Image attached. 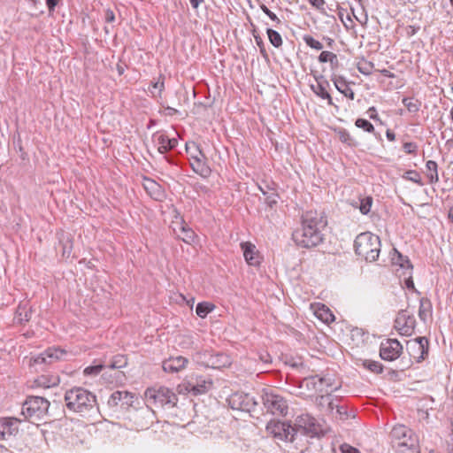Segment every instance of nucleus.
Returning a JSON list of instances; mask_svg holds the SVG:
<instances>
[{"label": "nucleus", "instance_id": "obj_55", "mask_svg": "<svg viewBox=\"0 0 453 453\" xmlns=\"http://www.w3.org/2000/svg\"><path fill=\"white\" fill-rule=\"evenodd\" d=\"M255 41L257 44V46L260 48V51L262 54H265V50L264 48V42L260 36H255Z\"/></svg>", "mask_w": 453, "mask_h": 453}, {"label": "nucleus", "instance_id": "obj_2", "mask_svg": "<svg viewBox=\"0 0 453 453\" xmlns=\"http://www.w3.org/2000/svg\"><path fill=\"white\" fill-rule=\"evenodd\" d=\"M144 396L147 406L138 411L134 418L135 423L142 429L148 427L155 418V412L149 405L154 404L161 407L167 406L173 408L178 402L177 395L172 389L164 386L147 388Z\"/></svg>", "mask_w": 453, "mask_h": 453}, {"label": "nucleus", "instance_id": "obj_26", "mask_svg": "<svg viewBox=\"0 0 453 453\" xmlns=\"http://www.w3.org/2000/svg\"><path fill=\"white\" fill-rule=\"evenodd\" d=\"M190 166L193 171L203 178L210 176L211 170L206 163V157L198 158L195 157V160L191 161Z\"/></svg>", "mask_w": 453, "mask_h": 453}, {"label": "nucleus", "instance_id": "obj_28", "mask_svg": "<svg viewBox=\"0 0 453 453\" xmlns=\"http://www.w3.org/2000/svg\"><path fill=\"white\" fill-rule=\"evenodd\" d=\"M426 167L427 171L430 172V173L427 174L429 182L431 184L437 183L439 181L437 163L434 160H428L426 164Z\"/></svg>", "mask_w": 453, "mask_h": 453}, {"label": "nucleus", "instance_id": "obj_13", "mask_svg": "<svg viewBox=\"0 0 453 453\" xmlns=\"http://www.w3.org/2000/svg\"><path fill=\"white\" fill-rule=\"evenodd\" d=\"M411 355L418 363L426 359L428 355V340L426 337H416L408 342Z\"/></svg>", "mask_w": 453, "mask_h": 453}, {"label": "nucleus", "instance_id": "obj_58", "mask_svg": "<svg viewBox=\"0 0 453 453\" xmlns=\"http://www.w3.org/2000/svg\"><path fill=\"white\" fill-rule=\"evenodd\" d=\"M405 285H406L407 288H409V289H415L414 282H413V280H412L411 276H409L405 280Z\"/></svg>", "mask_w": 453, "mask_h": 453}, {"label": "nucleus", "instance_id": "obj_40", "mask_svg": "<svg viewBox=\"0 0 453 453\" xmlns=\"http://www.w3.org/2000/svg\"><path fill=\"white\" fill-rule=\"evenodd\" d=\"M372 198L371 196H366L360 200L359 202V210L362 214H367L372 207Z\"/></svg>", "mask_w": 453, "mask_h": 453}, {"label": "nucleus", "instance_id": "obj_47", "mask_svg": "<svg viewBox=\"0 0 453 453\" xmlns=\"http://www.w3.org/2000/svg\"><path fill=\"white\" fill-rule=\"evenodd\" d=\"M418 145L415 142H408L403 143V150L407 154H416Z\"/></svg>", "mask_w": 453, "mask_h": 453}, {"label": "nucleus", "instance_id": "obj_12", "mask_svg": "<svg viewBox=\"0 0 453 453\" xmlns=\"http://www.w3.org/2000/svg\"><path fill=\"white\" fill-rule=\"evenodd\" d=\"M403 346L395 339H388L380 343V356L383 360L393 361L401 355Z\"/></svg>", "mask_w": 453, "mask_h": 453}, {"label": "nucleus", "instance_id": "obj_5", "mask_svg": "<svg viewBox=\"0 0 453 453\" xmlns=\"http://www.w3.org/2000/svg\"><path fill=\"white\" fill-rule=\"evenodd\" d=\"M50 407V402L41 396H29L22 405V414L35 423L44 418Z\"/></svg>", "mask_w": 453, "mask_h": 453}, {"label": "nucleus", "instance_id": "obj_50", "mask_svg": "<svg viewBox=\"0 0 453 453\" xmlns=\"http://www.w3.org/2000/svg\"><path fill=\"white\" fill-rule=\"evenodd\" d=\"M367 114L371 119L380 121V123H382L374 106H372L367 110Z\"/></svg>", "mask_w": 453, "mask_h": 453}, {"label": "nucleus", "instance_id": "obj_45", "mask_svg": "<svg viewBox=\"0 0 453 453\" xmlns=\"http://www.w3.org/2000/svg\"><path fill=\"white\" fill-rule=\"evenodd\" d=\"M397 261L396 263L403 268L412 269V265H411L410 260L407 257H403L401 253L397 252Z\"/></svg>", "mask_w": 453, "mask_h": 453}, {"label": "nucleus", "instance_id": "obj_10", "mask_svg": "<svg viewBox=\"0 0 453 453\" xmlns=\"http://www.w3.org/2000/svg\"><path fill=\"white\" fill-rule=\"evenodd\" d=\"M198 361L206 367L220 369L231 365V358L228 355L221 352L204 351L198 354Z\"/></svg>", "mask_w": 453, "mask_h": 453}, {"label": "nucleus", "instance_id": "obj_35", "mask_svg": "<svg viewBox=\"0 0 453 453\" xmlns=\"http://www.w3.org/2000/svg\"><path fill=\"white\" fill-rule=\"evenodd\" d=\"M402 103L410 112L415 113L419 111L420 103L418 102V100L410 97H404Z\"/></svg>", "mask_w": 453, "mask_h": 453}, {"label": "nucleus", "instance_id": "obj_52", "mask_svg": "<svg viewBox=\"0 0 453 453\" xmlns=\"http://www.w3.org/2000/svg\"><path fill=\"white\" fill-rule=\"evenodd\" d=\"M152 88L158 90V96H161L162 91L165 88L164 80L152 82Z\"/></svg>", "mask_w": 453, "mask_h": 453}, {"label": "nucleus", "instance_id": "obj_53", "mask_svg": "<svg viewBox=\"0 0 453 453\" xmlns=\"http://www.w3.org/2000/svg\"><path fill=\"white\" fill-rule=\"evenodd\" d=\"M184 236L182 237V240L186 242H189L194 237V232L190 229L187 230L184 227L182 228Z\"/></svg>", "mask_w": 453, "mask_h": 453}, {"label": "nucleus", "instance_id": "obj_57", "mask_svg": "<svg viewBox=\"0 0 453 453\" xmlns=\"http://www.w3.org/2000/svg\"><path fill=\"white\" fill-rule=\"evenodd\" d=\"M46 4L50 11H53L58 4V0H46Z\"/></svg>", "mask_w": 453, "mask_h": 453}, {"label": "nucleus", "instance_id": "obj_48", "mask_svg": "<svg viewBox=\"0 0 453 453\" xmlns=\"http://www.w3.org/2000/svg\"><path fill=\"white\" fill-rule=\"evenodd\" d=\"M260 8L263 11V12L266 14L273 21L280 23V19L273 12H271L265 4H261Z\"/></svg>", "mask_w": 453, "mask_h": 453}, {"label": "nucleus", "instance_id": "obj_41", "mask_svg": "<svg viewBox=\"0 0 453 453\" xmlns=\"http://www.w3.org/2000/svg\"><path fill=\"white\" fill-rule=\"evenodd\" d=\"M303 42L311 48L320 50L323 49V44L318 41L315 40L312 36L309 35H305L303 37Z\"/></svg>", "mask_w": 453, "mask_h": 453}, {"label": "nucleus", "instance_id": "obj_61", "mask_svg": "<svg viewBox=\"0 0 453 453\" xmlns=\"http://www.w3.org/2000/svg\"><path fill=\"white\" fill-rule=\"evenodd\" d=\"M309 1L312 5L317 6V7L324 4V0H309Z\"/></svg>", "mask_w": 453, "mask_h": 453}, {"label": "nucleus", "instance_id": "obj_15", "mask_svg": "<svg viewBox=\"0 0 453 453\" xmlns=\"http://www.w3.org/2000/svg\"><path fill=\"white\" fill-rule=\"evenodd\" d=\"M414 325V318L409 315L406 311L402 310L398 312L395 320V327L402 335H411L413 332Z\"/></svg>", "mask_w": 453, "mask_h": 453}, {"label": "nucleus", "instance_id": "obj_19", "mask_svg": "<svg viewBox=\"0 0 453 453\" xmlns=\"http://www.w3.org/2000/svg\"><path fill=\"white\" fill-rule=\"evenodd\" d=\"M152 140L155 146L157 147L158 152L161 154L173 150L178 145V140L176 138H169L165 134L157 133L153 135Z\"/></svg>", "mask_w": 453, "mask_h": 453}, {"label": "nucleus", "instance_id": "obj_38", "mask_svg": "<svg viewBox=\"0 0 453 453\" xmlns=\"http://www.w3.org/2000/svg\"><path fill=\"white\" fill-rule=\"evenodd\" d=\"M403 178L405 180H408L410 181H412L416 184H418L420 186L423 185L420 174L415 170H409V171L405 172Z\"/></svg>", "mask_w": 453, "mask_h": 453}, {"label": "nucleus", "instance_id": "obj_17", "mask_svg": "<svg viewBox=\"0 0 453 453\" xmlns=\"http://www.w3.org/2000/svg\"><path fill=\"white\" fill-rule=\"evenodd\" d=\"M19 420L15 418H0V439L7 440L19 433Z\"/></svg>", "mask_w": 453, "mask_h": 453}, {"label": "nucleus", "instance_id": "obj_54", "mask_svg": "<svg viewBox=\"0 0 453 453\" xmlns=\"http://www.w3.org/2000/svg\"><path fill=\"white\" fill-rule=\"evenodd\" d=\"M341 449L342 453H359L357 449L348 444L342 445Z\"/></svg>", "mask_w": 453, "mask_h": 453}, {"label": "nucleus", "instance_id": "obj_11", "mask_svg": "<svg viewBox=\"0 0 453 453\" xmlns=\"http://www.w3.org/2000/svg\"><path fill=\"white\" fill-rule=\"evenodd\" d=\"M68 352L59 347H50L40 355L33 357L35 365L52 364L54 362L65 359Z\"/></svg>", "mask_w": 453, "mask_h": 453}, {"label": "nucleus", "instance_id": "obj_7", "mask_svg": "<svg viewBox=\"0 0 453 453\" xmlns=\"http://www.w3.org/2000/svg\"><path fill=\"white\" fill-rule=\"evenodd\" d=\"M266 431L275 439L283 441H295L296 438V429L288 422L272 420L266 425Z\"/></svg>", "mask_w": 453, "mask_h": 453}, {"label": "nucleus", "instance_id": "obj_3", "mask_svg": "<svg viewBox=\"0 0 453 453\" xmlns=\"http://www.w3.org/2000/svg\"><path fill=\"white\" fill-rule=\"evenodd\" d=\"M67 409L81 416L91 415L98 411L96 396L88 389L75 387L65 394Z\"/></svg>", "mask_w": 453, "mask_h": 453}, {"label": "nucleus", "instance_id": "obj_24", "mask_svg": "<svg viewBox=\"0 0 453 453\" xmlns=\"http://www.w3.org/2000/svg\"><path fill=\"white\" fill-rule=\"evenodd\" d=\"M331 81H333L335 88L342 94H343L346 97L353 100L355 96L354 91L349 88V83L345 80L343 76L333 74L331 76Z\"/></svg>", "mask_w": 453, "mask_h": 453}, {"label": "nucleus", "instance_id": "obj_64", "mask_svg": "<svg viewBox=\"0 0 453 453\" xmlns=\"http://www.w3.org/2000/svg\"><path fill=\"white\" fill-rule=\"evenodd\" d=\"M381 73H382L385 76H387V77H389V78L394 77V74H393L392 73H390L388 70L383 69V70L381 71Z\"/></svg>", "mask_w": 453, "mask_h": 453}, {"label": "nucleus", "instance_id": "obj_22", "mask_svg": "<svg viewBox=\"0 0 453 453\" xmlns=\"http://www.w3.org/2000/svg\"><path fill=\"white\" fill-rule=\"evenodd\" d=\"M188 359L182 356L171 357L163 361L162 367L165 372H178L186 367Z\"/></svg>", "mask_w": 453, "mask_h": 453}, {"label": "nucleus", "instance_id": "obj_60", "mask_svg": "<svg viewBox=\"0 0 453 453\" xmlns=\"http://www.w3.org/2000/svg\"><path fill=\"white\" fill-rule=\"evenodd\" d=\"M165 111H167V114L170 116H173V115L178 113V111L176 109L170 107V106H167L165 108Z\"/></svg>", "mask_w": 453, "mask_h": 453}, {"label": "nucleus", "instance_id": "obj_46", "mask_svg": "<svg viewBox=\"0 0 453 453\" xmlns=\"http://www.w3.org/2000/svg\"><path fill=\"white\" fill-rule=\"evenodd\" d=\"M339 138L343 143H347L349 145L352 144V137L347 130L343 129L339 131Z\"/></svg>", "mask_w": 453, "mask_h": 453}, {"label": "nucleus", "instance_id": "obj_51", "mask_svg": "<svg viewBox=\"0 0 453 453\" xmlns=\"http://www.w3.org/2000/svg\"><path fill=\"white\" fill-rule=\"evenodd\" d=\"M104 20L107 23H111L115 20V14L112 10H111V9L105 10Z\"/></svg>", "mask_w": 453, "mask_h": 453}, {"label": "nucleus", "instance_id": "obj_63", "mask_svg": "<svg viewBox=\"0 0 453 453\" xmlns=\"http://www.w3.org/2000/svg\"><path fill=\"white\" fill-rule=\"evenodd\" d=\"M202 0H189L190 2V4L192 5L193 8H197L200 4Z\"/></svg>", "mask_w": 453, "mask_h": 453}, {"label": "nucleus", "instance_id": "obj_30", "mask_svg": "<svg viewBox=\"0 0 453 453\" xmlns=\"http://www.w3.org/2000/svg\"><path fill=\"white\" fill-rule=\"evenodd\" d=\"M186 150L189 155V161L195 160V157L198 158L204 157V154L200 150L199 146L196 142L186 143Z\"/></svg>", "mask_w": 453, "mask_h": 453}, {"label": "nucleus", "instance_id": "obj_31", "mask_svg": "<svg viewBox=\"0 0 453 453\" xmlns=\"http://www.w3.org/2000/svg\"><path fill=\"white\" fill-rule=\"evenodd\" d=\"M319 61L320 63H326L329 62L332 65V68H334L338 65V58L336 54L331 52V51H322L320 55L319 56Z\"/></svg>", "mask_w": 453, "mask_h": 453}, {"label": "nucleus", "instance_id": "obj_44", "mask_svg": "<svg viewBox=\"0 0 453 453\" xmlns=\"http://www.w3.org/2000/svg\"><path fill=\"white\" fill-rule=\"evenodd\" d=\"M427 309L425 307V302L423 299L420 300V306L418 311V317L422 321H426L429 312L430 303L427 302Z\"/></svg>", "mask_w": 453, "mask_h": 453}, {"label": "nucleus", "instance_id": "obj_36", "mask_svg": "<svg viewBox=\"0 0 453 453\" xmlns=\"http://www.w3.org/2000/svg\"><path fill=\"white\" fill-rule=\"evenodd\" d=\"M316 380H318V379L315 376L305 378L301 381L300 388H306L308 391L317 392Z\"/></svg>", "mask_w": 453, "mask_h": 453}, {"label": "nucleus", "instance_id": "obj_49", "mask_svg": "<svg viewBox=\"0 0 453 453\" xmlns=\"http://www.w3.org/2000/svg\"><path fill=\"white\" fill-rule=\"evenodd\" d=\"M265 201L270 207H273L274 204L277 203L278 195L275 194L274 192L270 193L269 195L266 196Z\"/></svg>", "mask_w": 453, "mask_h": 453}, {"label": "nucleus", "instance_id": "obj_23", "mask_svg": "<svg viewBox=\"0 0 453 453\" xmlns=\"http://www.w3.org/2000/svg\"><path fill=\"white\" fill-rule=\"evenodd\" d=\"M315 377L318 379V380H316L317 392L327 394L338 388V386H334V378L333 375H315Z\"/></svg>", "mask_w": 453, "mask_h": 453}, {"label": "nucleus", "instance_id": "obj_1", "mask_svg": "<svg viewBox=\"0 0 453 453\" xmlns=\"http://www.w3.org/2000/svg\"><path fill=\"white\" fill-rule=\"evenodd\" d=\"M326 226V220L322 213L306 211L302 217V226L294 231L292 237L297 246L313 248L324 240L322 229Z\"/></svg>", "mask_w": 453, "mask_h": 453}, {"label": "nucleus", "instance_id": "obj_43", "mask_svg": "<svg viewBox=\"0 0 453 453\" xmlns=\"http://www.w3.org/2000/svg\"><path fill=\"white\" fill-rule=\"evenodd\" d=\"M316 402L326 411V405H330V393L319 395L317 397Z\"/></svg>", "mask_w": 453, "mask_h": 453}, {"label": "nucleus", "instance_id": "obj_8", "mask_svg": "<svg viewBox=\"0 0 453 453\" xmlns=\"http://www.w3.org/2000/svg\"><path fill=\"white\" fill-rule=\"evenodd\" d=\"M228 403L232 409L247 412L254 411L257 406V401L255 396L244 392L232 394Z\"/></svg>", "mask_w": 453, "mask_h": 453}, {"label": "nucleus", "instance_id": "obj_4", "mask_svg": "<svg viewBox=\"0 0 453 453\" xmlns=\"http://www.w3.org/2000/svg\"><path fill=\"white\" fill-rule=\"evenodd\" d=\"M354 249L357 256L367 262L375 261L380 252V240L371 232L359 234L354 241Z\"/></svg>", "mask_w": 453, "mask_h": 453}, {"label": "nucleus", "instance_id": "obj_62", "mask_svg": "<svg viewBox=\"0 0 453 453\" xmlns=\"http://www.w3.org/2000/svg\"><path fill=\"white\" fill-rule=\"evenodd\" d=\"M31 316H30V313L28 311H25V314H24V317L20 318L19 319V321L20 322H23V321H29Z\"/></svg>", "mask_w": 453, "mask_h": 453}, {"label": "nucleus", "instance_id": "obj_32", "mask_svg": "<svg viewBox=\"0 0 453 453\" xmlns=\"http://www.w3.org/2000/svg\"><path fill=\"white\" fill-rule=\"evenodd\" d=\"M214 305L208 302H202L197 303L196 307V313L200 318L203 319L205 318L213 309Z\"/></svg>", "mask_w": 453, "mask_h": 453}, {"label": "nucleus", "instance_id": "obj_42", "mask_svg": "<svg viewBox=\"0 0 453 453\" xmlns=\"http://www.w3.org/2000/svg\"><path fill=\"white\" fill-rule=\"evenodd\" d=\"M357 69L362 74L369 75L372 72L373 64L369 61H363L358 63Z\"/></svg>", "mask_w": 453, "mask_h": 453}, {"label": "nucleus", "instance_id": "obj_16", "mask_svg": "<svg viewBox=\"0 0 453 453\" xmlns=\"http://www.w3.org/2000/svg\"><path fill=\"white\" fill-rule=\"evenodd\" d=\"M390 436L396 448L401 442L411 443V439L418 438L411 429L403 425L395 426L391 430Z\"/></svg>", "mask_w": 453, "mask_h": 453}, {"label": "nucleus", "instance_id": "obj_34", "mask_svg": "<svg viewBox=\"0 0 453 453\" xmlns=\"http://www.w3.org/2000/svg\"><path fill=\"white\" fill-rule=\"evenodd\" d=\"M267 35H268V39L270 41V42L275 47V48H279L282 45V38H281V35L275 30L272 29V28H268L267 31Z\"/></svg>", "mask_w": 453, "mask_h": 453}, {"label": "nucleus", "instance_id": "obj_25", "mask_svg": "<svg viewBox=\"0 0 453 453\" xmlns=\"http://www.w3.org/2000/svg\"><path fill=\"white\" fill-rule=\"evenodd\" d=\"M142 186L147 193L155 200H160L164 196L161 186L150 178H143Z\"/></svg>", "mask_w": 453, "mask_h": 453}, {"label": "nucleus", "instance_id": "obj_20", "mask_svg": "<svg viewBox=\"0 0 453 453\" xmlns=\"http://www.w3.org/2000/svg\"><path fill=\"white\" fill-rule=\"evenodd\" d=\"M133 399L134 395L131 393L117 390L110 395L107 404L111 409H115L119 403L126 406H131Z\"/></svg>", "mask_w": 453, "mask_h": 453}, {"label": "nucleus", "instance_id": "obj_59", "mask_svg": "<svg viewBox=\"0 0 453 453\" xmlns=\"http://www.w3.org/2000/svg\"><path fill=\"white\" fill-rule=\"evenodd\" d=\"M386 136H387V138H388L389 141H391V142H393V141H395V133H394V132H392L390 129H388V130L386 131Z\"/></svg>", "mask_w": 453, "mask_h": 453}, {"label": "nucleus", "instance_id": "obj_29", "mask_svg": "<svg viewBox=\"0 0 453 453\" xmlns=\"http://www.w3.org/2000/svg\"><path fill=\"white\" fill-rule=\"evenodd\" d=\"M355 125L357 127L361 128L367 133L373 134L376 138L381 139L380 135L379 134L375 133L373 125L371 122H369L367 119L359 118L355 121Z\"/></svg>", "mask_w": 453, "mask_h": 453}, {"label": "nucleus", "instance_id": "obj_21", "mask_svg": "<svg viewBox=\"0 0 453 453\" xmlns=\"http://www.w3.org/2000/svg\"><path fill=\"white\" fill-rule=\"evenodd\" d=\"M241 249L243 252V257L245 258V261L252 266L259 265L260 264V256L259 252L257 250V247L250 242H243L241 243Z\"/></svg>", "mask_w": 453, "mask_h": 453}, {"label": "nucleus", "instance_id": "obj_37", "mask_svg": "<svg viewBox=\"0 0 453 453\" xmlns=\"http://www.w3.org/2000/svg\"><path fill=\"white\" fill-rule=\"evenodd\" d=\"M105 367H106L105 364L98 363L96 365H92L87 366L84 369L83 373L87 376H96Z\"/></svg>", "mask_w": 453, "mask_h": 453}, {"label": "nucleus", "instance_id": "obj_39", "mask_svg": "<svg viewBox=\"0 0 453 453\" xmlns=\"http://www.w3.org/2000/svg\"><path fill=\"white\" fill-rule=\"evenodd\" d=\"M364 366L367 368L369 371L375 373H381L383 372V367L380 363L377 361L365 360L364 361Z\"/></svg>", "mask_w": 453, "mask_h": 453}, {"label": "nucleus", "instance_id": "obj_56", "mask_svg": "<svg viewBox=\"0 0 453 453\" xmlns=\"http://www.w3.org/2000/svg\"><path fill=\"white\" fill-rule=\"evenodd\" d=\"M337 404L334 403L333 396L330 395V405H326V412H332L334 408H336Z\"/></svg>", "mask_w": 453, "mask_h": 453}, {"label": "nucleus", "instance_id": "obj_18", "mask_svg": "<svg viewBox=\"0 0 453 453\" xmlns=\"http://www.w3.org/2000/svg\"><path fill=\"white\" fill-rule=\"evenodd\" d=\"M314 78L317 81V84L311 85V89L312 92L321 99L326 100L329 105H333V99L327 91V88H329L328 81L326 80L325 77L321 74L314 75Z\"/></svg>", "mask_w": 453, "mask_h": 453}, {"label": "nucleus", "instance_id": "obj_6", "mask_svg": "<svg viewBox=\"0 0 453 453\" xmlns=\"http://www.w3.org/2000/svg\"><path fill=\"white\" fill-rule=\"evenodd\" d=\"M264 408L267 412L275 416H287L288 403L273 389H264L261 395Z\"/></svg>", "mask_w": 453, "mask_h": 453}, {"label": "nucleus", "instance_id": "obj_33", "mask_svg": "<svg viewBox=\"0 0 453 453\" xmlns=\"http://www.w3.org/2000/svg\"><path fill=\"white\" fill-rule=\"evenodd\" d=\"M127 361L125 356L117 355L113 357V358L107 364H105L106 367L110 369H120L127 365Z\"/></svg>", "mask_w": 453, "mask_h": 453}, {"label": "nucleus", "instance_id": "obj_9", "mask_svg": "<svg viewBox=\"0 0 453 453\" xmlns=\"http://www.w3.org/2000/svg\"><path fill=\"white\" fill-rule=\"evenodd\" d=\"M296 434L302 431L304 434L311 437L318 436L322 429L320 425L317 422L316 418L308 413H303L296 417Z\"/></svg>", "mask_w": 453, "mask_h": 453}, {"label": "nucleus", "instance_id": "obj_14", "mask_svg": "<svg viewBox=\"0 0 453 453\" xmlns=\"http://www.w3.org/2000/svg\"><path fill=\"white\" fill-rule=\"evenodd\" d=\"M212 380L208 376H196L191 378L187 386V389L194 395H202L208 392L212 388Z\"/></svg>", "mask_w": 453, "mask_h": 453}, {"label": "nucleus", "instance_id": "obj_27", "mask_svg": "<svg viewBox=\"0 0 453 453\" xmlns=\"http://www.w3.org/2000/svg\"><path fill=\"white\" fill-rule=\"evenodd\" d=\"M396 453H420L418 438L411 440V443L401 442L396 448Z\"/></svg>", "mask_w": 453, "mask_h": 453}]
</instances>
